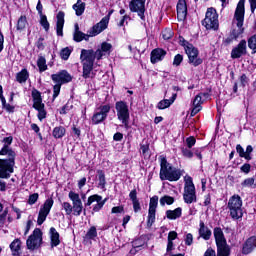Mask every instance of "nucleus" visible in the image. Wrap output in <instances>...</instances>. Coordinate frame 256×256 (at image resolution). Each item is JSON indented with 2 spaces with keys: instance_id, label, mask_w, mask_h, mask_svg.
Here are the masks:
<instances>
[{
  "instance_id": "51",
  "label": "nucleus",
  "mask_w": 256,
  "mask_h": 256,
  "mask_svg": "<svg viewBox=\"0 0 256 256\" xmlns=\"http://www.w3.org/2000/svg\"><path fill=\"white\" fill-rule=\"evenodd\" d=\"M59 93H61V84H55L53 87V101L59 97Z\"/></svg>"
},
{
  "instance_id": "62",
  "label": "nucleus",
  "mask_w": 256,
  "mask_h": 256,
  "mask_svg": "<svg viewBox=\"0 0 256 256\" xmlns=\"http://www.w3.org/2000/svg\"><path fill=\"white\" fill-rule=\"evenodd\" d=\"M237 40V38H234L232 36V34H230V36H228L225 40L224 43L225 45H231V43H233V41Z\"/></svg>"
},
{
  "instance_id": "18",
  "label": "nucleus",
  "mask_w": 256,
  "mask_h": 256,
  "mask_svg": "<svg viewBox=\"0 0 256 256\" xmlns=\"http://www.w3.org/2000/svg\"><path fill=\"white\" fill-rule=\"evenodd\" d=\"M109 25V16H105L102 20L97 23L93 28L90 30V37H97L100 33H103L107 26Z\"/></svg>"
},
{
  "instance_id": "36",
  "label": "nucleus",
  "mask_w": 256,
  "mask_h": 256,
  "mask_svg": "<svg viewBox=\"0 0 256 256\" xmlns=\"http://www.w3.org/2000/svg\"><path fill=\"white\" fill-rule=\"evenodd\" d=\"M65 133H66L65 127L58 126L53 129L52 135L55 139H61L65 137Z\"/></svg>"
},
{
  "instance_id": "47",
  "label": "nucleus",
  "mask_w": 256,
  "mask_h": 256,
  "mask_svg": "<svg viewBox=\"0 0 256 256\" xmlns=\"http://www.w3.org/2000/svg\"><path fill=\"white\" fill-rule=\"evenodd\" d=\"M62 207L66 213V215H71L73 213V206L69 202H63Z\"/></svg>"
},
{
  "instance_id": "13",
  "label": "nucleus",
  "mask_w": 256,
  "mask_h": 256,
  "mask_svg": "<svg viewBox=\"0 0 256 256\" xmlns=\"http://www.w3.org/2000/svg\"><path fill=\"white\" fill-rule=\"evenodd\" d=\"M68 197L72 201L73 215L79 217L81 213H83V202L81 201V197L73 191L69 192Z\"/></svg>"
},
{
  "instance_id": "49",
  "label": "nucleus",
  "mask_w": 256,
  "mask_h": 256,
  "mask_svg": "<svg viewBox=\"0 0 256 256\" xmlns=\"http://www.w3.org/2000/svg\"><path fill=\"white\" fill-rule=\"evenodd\" d=\"M195 143H197V140L195 139V137L190 136L186 138V147H188V149H192Z\"/></svg>"
},
{
  "instance_id": "23",
  "label": "nucleus",
  "mask_w": 256,
  "mask_h": 256,
  "mask_svg": "<svg viewBox=\"0 0 256 256\" xmlns=\"http://www.w3.org/2000/svg\"><path fill=\"white\" fill-rule=\"evenodd\" d=\"M177 17L179 21H185V19H187V2H185V0L178 1Z\"/></svg>"
},
{
  "instance_id": "11",
  "label": "nucleus",
  "mask_w": 256,
  "mask_h": 256,
  "mask_svg": "<svg viewBox=\"0 0 256 256\" xmlns=\"http://www.w3.org/2000/svg\"><path fill=\"white\" fill-rule=\"evenodd\" d=\"M111 111V105H101L98 107L95 111V113L92 116V123L94 125H99V123H103L105 119H107V116L109 115V112Z\"/></svg>"
},
{
  "instance_id": "54",
  "label": "nucleus",
  "mask_w": 256,
  "mask_h": 256,
  "mask_svg": "<svg viewBox=\"0 0 256 256\" xmlns=\"http://www.w3.org/2000/svg\"><path fill=\"white\" fill-rule=\"evenodd\" d=\"M37 199H39V194L34 193V194L30 195L28 203L30 205H35V203H37Z\"/></svg>"
},
{
  "instance_id": "10",
  "label": "nucleus",
  "mask_w": 256,
  "mask_h": 256,
  "mask_svg": "<svg viewBox=\"0 0 256 256\" xmlns=\"http://www.w3.org/2000/svg\"><path fill=\"white\" fill-rule=\"evenodd\" d=\"M41 243H43V232H41V229L35 228L26 241V247L29 251H35V249L41 247Z\"/></svg>"
},
{
  "instance_id": "20",
  "label": "nucleus",
  "mask_w": 256,
  "mask_h": 256,
  "mask_svg": "<svg viewBox=\"0 0 256 256\" xmlns=\"http://www.w3.org/2000/svg\"><path fill=\"white\" fill-rule=\"evenodd\" d=\"M95 201L97 204L94 205L93 211H95V213H97V212L101 211V209H103V205H105L106 200H103V197H101L100 195L94 194L88 198L86 206L89 207V206L93 205V203H95Z\"/></svg>"
},
{
  "instance_id": "44",
  "label": "nucleus",
  "mask_w": 256,
  "mask_h": 256,
  "mask_svg": "<svg viewBox=\"0 0 256 256\" xmlns=\"http://www.w3.org/2000/svg\"><path fill=\"white\" fill-rule=\"evenodd\" d=\"M40 25H42L45 31H49V21H47V16L44 14L40 15Z\"/></svg>"
},
{
  "instance_id": "24",
  "label": "nucleus",
  "mask_w": 256,
  "mask_h": 256,
  "mask_svg": "<svg viewBox=\"0 0 256 256\" xmlns=\"http://www.w3.org/2000/svg\"><path fill=\"white\" fill-rule=\"evenodd\" d=\"M56 19V33L59 37H63V27L65 26V12H58Z\"/></svg>"
},
{
  "instance_id": "4",
  "label": "nucleus",
  "mask_w": 256,
  "mask_h": 256,
  "mask_svg": "<svg viewBox=\"0 0 256 256\" xmlns=\"http://www.w3.org/2000/svg\"><path fill=\"white\" fill-rule=\"evenodd\" d=\"M228 209L232 219H241L243 217V200L241 196L235 194L228 201Z\"/></svg>"
},
{
  "instance_id": "14",
  "label": "nucleus",
  "mask_w": 256,
  "mask_h": 256,
  "mask_svg": "<svg viewBox=\"0 0 256 256\" xmlns=\"http://www.w3.org/2000/svg\"><path fill=\"white\" fill-rule=\"evenodd\" d=\"M157 205H159V197L153 196L150 199L149 203L147 227H153V223H155V213L157 212Z\"/></svg>"
},
{
  "instance_id": "12",
  "label": "nucleus",
  "mask_w": 256,
  "mask_h": 256,
  "mask_svg": "<svg viewBox=\"0 0 256 256\" xmlns=\"http://www.w3.org/2000/svg\"><path fill=\"white\" fill-rule=\"evenodd\" d=\"M53 198H48L44 204L40 207L39 213H38V219L37 224L43 225L45 223L47 216L49 213H51V209L53 208Z\"/></svg>"
},
{
  "instance_id": "5",
  "label": "nucleus",
  "mask_w": 256,
  "mask_h": 256,
  "mask_svg": "<svg viewBox=\"0 0 256 256\" xmlns=\"http://www.w3.org/2000/svg\"><path fill=\"white\" fill-rule=\"evenodd\" d=\"M184 181V203H187L188 205H191V203H196L197 194L195 192V184H193V178H191V176H185Z\"/></svg>"
},
{
  "instance_id": "52",
  "label": "nucleus",
  "mask_w": 256,
  "mask_h": 256,
  "mask_svg": "<svg viewBox=\"0 0 256 256\" xmlns=\"http://www.w3.org/2000/svg\"><path fill=\"white\" fill-rule=\"evenodd\" d=\"M181 63H183V55L177 54V55L174 57L173 65H174L175 67H179V65H181Z\"/></svg>"
},
{
  "instance_id": "2",
  "label": "nucleus",
  "mask_w": 256,
  "mask_h": 256,
  "mask_svg": "<svg viewBox=\"0 0 256 256\" xmlns=\"http://www.w3.org/2000/svg\"><path fill=\"white\" fill-rule=\"evenodd\" d=\"M245 21V0H240L237 4L234 18L232 21V31L231 35L239 39L240 36L243 35L245 29L243 28V23Z\"/></svg>"
},
{
  "instance_id": "17",
  "label": "nucleus",
  "mask_w": 256,
  "mask_h": 256,
  "mask_svg": "<svg viewBox=\"0 0 256 256\" xmlns=\"http://www.w3.org/2000/svg\"><path fill=\"white\" fill-rule=\"evenodd\" d=\"M15 164L7 162V160L0 159V179H9L11 173L14 171Z\"/></svg>"
},
{
  "instance_id": "60",
  "label": "nucleus",
  "mask_w": 256,
  "mask_h": 256,
  "mask_svg": "<svg viewBox=\"0 0 256 256\" xmlns=\"http://www.w3.org/2000/svg\"><path fill=\"white\" fill-rule=\"evenodd\" d=\"M241 171L242 173H249L251 171V164H244L243 166H241Z\"/></svg>"
},
{
  "instance_id": "27",
  "label": "nucleus",
  "mask_w": 256,
  "mask_h": 256,
  "mask_svg": "<svg viewBox=\"0 0 256 256\" xmlns=\"http://www.w3.org/2000/svg\"><path fill=\"white\" fill-rule=\"evenodd\" d=\"M256 247V236L250 237L243 246L242 252L244 255H249L253 248Z\"/></svg>"
},
{
  "instance_id": "21",
  "label": "nucleus",
  "mask_w": 256,
  "mask_h": 256,
  "mask_svg": "<svg viewBox=\"0 0 256 256\" xmlns=\"http://www.w3.org/2000/svg\"><path fill=\"white\" fill-rule=\"evenodd\" d=\"M0 155L7 157V159H3L4 161L11 163L12 165H15V159L17 157V153L11 146H3L0 150Z\"/></svg>"
},
{
  "instance_id": "35",
  "label": "nucleus",
  "mask_w": 256,
  "mask_h": 256,
  "mask_svg": "<svg viewBox=\"0 0 256 256\" xmlns=\"http://www.w3.org/2000/svg\"><path fill=\"white\" fill-rule=\"evenodd\" d=\"M32 99H33V107H38L40 105H43V99L41 98V92L38 90L32 91Z\"/></svg>"
},
{
  "instance_id": "46",
  "label": "nucleus",
  "mask_w": 256,
  "mask_h": 256,
  "mask_svg": "<svg viewBox=\"0 0 256 256\" xmlns=\"http://www.w3.org/2000/svg\"><path fill=\"white\" fill-rule=\"evenodd\" d=\"M242 187H253V185H256L255 178H246L242 183Z\"/></svg>"
},
{
  "instance_id": "3",
  "label": "nucleus",
  "mask_w": 256,
  "mask_h": 256,
  "mask_svg": "<svg viewBox=\"0 0 256 256\" xmlns=\"http://www.w3.org/2000/svg\"><path fill=\"white\" fill-rule=\"evenodd\" d=\"M160 161V179L161 181H179L181 179V170L173 167L165 156L159 157Z\"/></svg>"
},
{
  "instance_id": "61",
  "label": "nucleus",
  "mask_w": 256,
  "mask_h": 256,
  "mask_svg": "<svg viewBox=\"0 0 256 256\" xmlns=\"http://www.w3.org/2000/svg\"><path fill=\"white\" fill-rule=\"evenodd\" d=\"M129 197H130L132 203L135 202V201H139V200L137 199V190H132V191L130 192V194H129Z\"/></svg>"
},
{
  "instance_id": "42",
  "label": "nucleus",
  "mask_w": 256,
  "mask_h": 256,
  "mask_svg": "<svg viewBox=\"0 0 256 256\" xmlns=\"http://www.w3.org/2000/svg\"><path fill=\"white\" fill-rule=\"evenodd\" d=\"M60 57L64 61H67L69 57H71V49L69 47H66L60 51Z\"/></svg>"
},
{
  "instance_id": "15",
  "label": "nucleus",
  "mask_w": 256,
  "mask_h": 256,
  "mask_svg": "<svg viewBox=\"0 0 256 256\" xmlns=\"http://www.w3.org/2000/svg\"><path fill=\"white\" fill-rule=\"evenodd\" d=\"M145 1L146 0H132L130 2V11L137 13L142 21H145Z\"/></svg>"
},
{
  "instance_id": "9",
  "label": "nucleus",
  "mask_w": 256,
  "mask_h": 256,
  "mask_svg": "<svg viewBox=\"0 0 256 256\" xmlns=\"http://www.w3.org/2000/svg\"><path fill=\"white\" fill-rule=\"evenodd\" d=\"M182 45L188 55L190 65H193V67H199V65L203 63V59L199 57V50L193 47L189 42H184Z\"/></svg>"
},
{
  "instance_id": "58",
  "label": "nucleus",
  "mask_w": 256,
  "mask_h": 256,
  "mask_svg": "<svg viewBox=\"0 0 256 256\" xmlns=\"http://www.w3.org/2000/svg\"><path fill=\"white\" fill-rule=\"evenodd\" d=\"M7 210H4V212L0 215V227H3L5 225V219H7Z\"/></svg>"
},
{
  "instance_id": "55",
  "label": "nucleus",
  "mask_w": 256,
  "mask_h": 256,
  "mask_svg": "<svg viewBox=\"0 0 256 256\" xmlns=\"http://www.w3.org/2000/svg\"><path fill=\"white\" fill-rule=\"evenodd\" d=\"M185 245L191 246L193 245V234L188 233L185 238Z\"/></svg>"
},
{
  "instance_id": "50",
  "label": "nucleus",
  "mask_w": 256,
  "mask_h": 256,
  "mask_svg": "<svg viewBox=\"0 0 256 256\" xmlns=\"http://www.w3.org/2000/svg\"><path fill=\"white\" fill-rule=\"evenodd\" d=\"M98 177H99V186L105 187L106 181H105V173H103V171L99 170L98 171Z\"/></svg>"
},
{
  "instance_id": "6",
  "label": "nucleus",
  "mask_w": 256,
  "mask_h": 256,
  "mask_svg": "<svg viewBox=\"0 0 256 256\" xmlns=\"http://www.w3.org/2000/svg\"><path fill=\"white\" fill-rule=\"evenodd\" d=\"M214 237L218 249L217 256H229V247L227 246V240L221 228L214 229Z\"/></svg>"
},
{
  "instance_id": "30",
  "label": "nucleus",
  "mask_w": 256,
  "mask_h": 256,
  "mask_svg": "<svg viewBox=\"0 0 256 256\" xmlns=\"http://www.w3.org/2000/svg\"><path fill=\"white\" fill-rule=\"evenodd\" d=\"M0 101L2 103L3 109H5L7 113L15 112V106H11V104H7V100L5 99V96H3V86L1 85H0Z\"/></svg>"
},
{
  "instance_id": "28",
  "label": "nucleus",
  "mask_w": 256,
  "mask_h": 256,
  "mask_svg": "<svg viewBox=\"0 0 256 256\" xmlns=\"http://www.w3.org/2000/svg\"><path fill=\"white\" fill-rule=\"evenodd\" d=\"M50 240H51V248L57 247L61 240L59 239V232H57V229L55 227L50 228Z\"/></svg>"
},
{
  "instance_id": "29",
  "label": "nucleus",
  "mask_w": 256,
  "mask_h": 256,
  "mask_svg": "<svg viewBox=\"0 0 256 256\" xmlns=\"http://www.w3.org/2000/svg\"><path fill=\"white\" fill-rule=\"evenodd\" d=\"M175 99H177V94H173L170 99L161 100L157 104V109H160V110L168 109V107H171V105H173V103H175Z\"/></svg>"
},
{
  "instance_id": "38",
  "label": "nucleus",
  "mask_w": 256,
  "mask_h": 256,
  "mask_svg": "<svg viewBox=\"0 0 256 256\" xmlns=\"http://www.w3.org/2000/svg\"><path fill=\"white\" fill-rule=\"evenodd\" d=\"M27 79H29V72H27V69H23L16 76L18 83H25Z\"/></svg>"
},
{
  "instance_id": "64",
  "label": "nucleus",
  "mask_w": 256,
  "mask_h": 256,
  "mask_svg": "<svg viewBox=\"0 0 256 256\" xmlns=\"http://www.w3.org/2000/svg\"><path fill=\"white\" fill-rule=\"evenodd\" d=\"M112 213H123V206H116L112 208Z\"/></svg>"
},
{
  "instance_id": "45",
  "label": "nucleus",
  "mask_w": 256,
  "mask_h": 256,
  "mask_svg": "<svg viewBox=\"0 0 256 256\" xmlns=\"http://www.w3.org/2000/svg\"><path fill=\"white\" fill-rule=\"evenodd\" d=\"M181 151L184 157H186L187 159H193V151H191V148L182 147Z\"/></svg>"
},
{
  "instance_id": "41",
  "label": "nucleus",
  "mask_w": 256,
  "mask_h": 256,
  "mask_svg": "<svg viewBox=\"0 0 256 256\" xmlns=\"http://www.w3.org/2000/svg\"><path fill=\"white\" fill-rule=\"evenodd\" d=\"M27 27V17L21 16L17 22V31H23Z\"/></svg>"
},
{
  "instance_id": "48",
  "label": "nucleus",
  "mask_w": 256,
  "mask_h": 256,
  "mask_svg": "<svg viewBox=\"0 0 256 256\" xmlns=\"http://www.w3.org/2000/svg\"><path fill=\"white\" fill-rule=\"evenodd\" d=\"M248 47H249V49H252V51H254V53H256V35L249 38Z\"/></svg>"
},
{
  "instance_id": "37",
  "label": "nucleus",
  "mask_w": 256,
  "mask_h": 256,
  "mask_svg": "<svg viewBox=\"0 0 256 256\" xmlns=\"http://www.w3.org/2000/svg\"><path fill=\"white\" fill-rule=\"evenodd\" d=\"M37 67L40 73L47 71V60L43 56H39L37 60Z\"/></svg>"
},
{
  "instance_id": "56",
  "label": "nucleus",
  "mask_w": 256,
  "mask_h": 256,
  "mask_svg": "<svg viewBox=\"0 0 256 256\" xmlns=\"http://www.w3.org/2000/svg\"><path fill=\"white\" fill-rule=\"evenodd\" d=\"M3 147H11V143H13V137L9 136V137H5L3 139Z\"/></svg>"
},
{
  "instance_id": "7",
  "label": "nucleus",
  "mask_w": 256,
  "mask_h": 256,
  "mask_svg": "<svg viewBox=\"0 0 256 256\" xmlns=\"http://www.w3.org/2000/svg\"><path fill=\"white\" fill-rule=\"evenodd\" d=\"M202 25L208 30L212 29V31H217V29H219V14H217L215 8L207 9Z\"/></svg>"
},
{
  "instance_id": "63",
  "label": "nucleus",
  "mask_w": 256,
  "mask_h": 256,
  "mask_svg": "<svg viewBox=\"0 0 256 256\" xmlns=\"http://www.w3.org/2000/svg\"><path fill=\"white\" fill-rule=\"evenodd\" d=\"M140 149L142 151V155L146 157V155L149 153V144L142 145Z\"/></svg>"
},
{
  "instance_id": "39",
  "label": "nucleus",
  "mask_w": 256,
  "mask_h": 256,
  "mask_svg": "<svg viewBox=\"0 0 256 256\" xmlns=\"http://www.w3.org/2000/svg\"><path fill=\"white\" fill-rule=\"evenodd\" d=\"M34 109L38 111V119L41 121L47 117V111H45V104H41L40 106H34Z\"/></svg>"
},
{
  "instance_id": "32",
  "label": "nucleus",
  "mask_w": 256,
  "mask_h": 256,
  "mask_svg": "<svg viewBox=\"0 0 256 256\" xmlns=\"http://www.w3.org/2000/svg\"><path fill=\"white\" fill-rule=\"evenodd\" d=\"M199 235L202 239H205V241H209V239H211V230L205 226L203 221H200Z\"/></svg>"
},
{
  "instance_id": "53",
  "label": "nucleus",
  "mask_w": 256,
  "mask_h": 256,
  "mask_svg": "<svg viewBox=\"0 0 256 256\" xmlns=\"http://www.w3.org/2000/svg\"><path fill=\"white\" fill-rule=\"evenodd\" d=\"M251 153H253V146L248 145L245 151V159L251 161Z\"/></svg>"
},
{
  "instance_id": "25",
  "label": "nucleus",
  "mask_w": 256,
  "mask_h": 256,
  "mask_svg": "<svg viewBox=\"0 0 256 256\" xmlns=\"http://www.w3.org/2000/svg\"><path fill=\"white\" fill-rule=\"evenodd\" d=\"M167 55V52L161 48H156L151 52V63H159V61H163L165 56Z\"/></svg>"
},
{
  "instance_id": "57",
  "label": "nucleus",
  "mask_w": 256,
  "mask_h": 256,
  "mask_svg": "<svg viewBox=\"0 0 256 256\" xmlns=\"http://www.w3.org/2000/svg\"><path fill=\"white\" fill-rule=\"evenodd\" d=\"M236 151L237 153H239L240 157H243L245 159V149H243V146H241V144H238L236 146Z\"/></svg>"
},
{
  "instance_id": "1",
  "label": "nucleus",
  "mask_w": 256,
  "mask_h": 256,
  "mask_svg": "<svg viewBox=\"0 0 256 256\" xmlns=\"http://www.w3.org/2000/svg\"><path fill=\"white\" fill-rule=\"evenodd\" d=\"M113 49V45L109 42H103L101 47L98 48L95 52L93 50H82L80 59L83 64V75L84 79H89L91 77V72L93 71V63L95 59H103L105 55H109Z\"/></svg>"
},
{
  "instance_id": "26",
  "label": "nucleus",
  "mask_w": 256,
  "mask_h": 256,
  "mask_svg": "<svg viewBox=\"0 0 256 256\" xmlns=\"http://www.w3.org/2000/svg\"><path fill=\"white\" fill-rule=\"evenodd\" d=\"M89 37L91 36V32L85 34L79 30V24H75V32H74V41L77 43H81V41H89Z\"/></svg>"
},
{
  "instance_id": "16",
  "label": "nucleus",
  "mask_w": 256,
  "mask_h": 256,
  "mask_svg": "<svg viewBox=\"0 0 256 256\" xmlns=\"http://www.w3.org/2000/svg\"><path fill=\"white\" fill-rule=\"evenodd\" d=\"M51 79L54 83L58 85H65V83H71V81L73 80L71 74H69L67 70H62L56 74H52Z\"/></svg>"
},
{
  "instance_id": "59",
  "label": "nucleus",
  "mask_w": 256,
  "mask_h": 256,
  "mask_svg": "<svg viewBox=\"0 0 256 256\" xmlns=\"http://www.w3.org/2000/svg\"><path fill=\"white\" fill-rule=\"evenodd\" d=\"M163 39L166 41L169 40L170 37H173V32L171 30H165L162 32Z\"/></svg>"
},
{
  "instance_id": "19",
  "label": "nucleus",
  "mask_w": 256,
  "mask_h": 256,
  "mask_svg": "<svg viewBox=\"0 0 256 256\" xmlns=\"http://www.w3.org/2000/svg\"><path fill=\"white\" fill-rule=\"evenodd\" d=\"M243 55H247V41L245 40H241L231 51L232 59H240Z\"/></svg>"
},
{
  "instance_id": "33",
  "label": "nucleus",
  "mask_w": 256,
  "mask_h": 256,
  "mask_svg": "<svg viewBox=\"0 0 256 256\" xmlns=\"http://www.w3.org/2000/svg\"><path fill=\"white\" fill-rule=\"evenodd\" d=\"M10 249L13 256H19L21 251V240L19 238L13 240L10 244Z\"/></svg>"
},
{
  "instance_id": "43",
  "label": "nucleus",
  "mask_w": 256,
  "mask_h": 256,
  "mask_svg": "<svg viewBox=\"0 0 256 256\" xmlns=\"http://www.w3.org/2000/svg\"><path fill=\"white\" fill-rule=\"evenodd\" d=\"M95 237H97V228L92 226L86 234V239H95Z\"/></svg>"
},
{
  "instance_id": "40",
  "label": "nucleus",
  "mask_w": 256,
  "mask_h": 256,
  "mask_svg": "<svg viewBox=\"0 0 256 256\" xmlns=\"http://www.w3.org/2000/svg\"><path fill=\"white\" fill-rule=\"evenodd\" d=\"M173 203H175V198L171 197V196H164L162 198H160V205L162 207H165V205H173Z\"/></svg>"
},
{
  "instance_id": "8",
  "label": "nucleus",
  "mask_w": 256,
  "mask_h": 256,
  "mask_svg": "<svg viewBox=\"0 0 256 256\" xmlns=\"http://www.w3.org/2000/svg\"><path fill=\"white\" fill-rule=\"evenodd\" d=\"M115 110L118 121H120L126 128L129 127V121L131 119L129 105L124 101H118L115 104Z\"/></svg>"
},
{
  "instance_id": "22",
  "label": "nucleus",
  "mask_w": 256,
  "mask_h": 256,
  "mask_svg": "<svg viewBox=\"0 0 256 256\" xmlns=\"http://www.w3.org/2000/svg\"><path fill=\"white\" fill-rule=\"evenodd\" d=\"M206 95L207 94L205 93H200L196 95L192 103L191 117H195V115L203 109L201 105L203 104V97H205Z\"/></svg>"
},
{
  "instance_id": "31",
  "label": "nucleus",
  "mask_w": 256,
  "mask_h": 256,
  "mask_svg": "<svg viewBox=\"0 0 256 256\" xmlns=\"http://www.w3.org/2000/svg\"><path fill=\"white\" fill-rule=\"evenodd\" d=\"M183 215V209L181 207H178L174 210H167L166 211V217L167 219H170L171 221H175V219H179Z\"/></svg>"
},
{
  "instance_id": "34",
  "label": "nucleus",
  "mask_w": 256,
  "mask_h": 256,
  "mask_svg": "<svg viewBox=\"0 0 256 256\" xmlns=\"http://www.w3.org/2000/svg\"><path fill=\"white\" fill-rule=\"evenodd\" d=\"M73 9L78 17H81L82 13H85V2L83 0H77V3L73 5Z\"/></svg>"
}]
</instances>
